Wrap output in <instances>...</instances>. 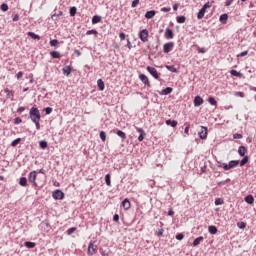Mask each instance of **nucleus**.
Returning a JSON list of instances; mask_svg holds the SVG:
<instances>
[{
    "label": "nucleus",
    "instance_id": "1",
    "mask_svg": "<svg viewBox=\"0 0 256 256\" xmlns=\"http://www.w3.org/2000/svg\"><path fill=\"white\" fill-rule=\"evenodd\" d=\"M30 119L33 122L41 121V112L38 108L32 107L29 112Z\"/></svg>",
    "mask_w": 256,
    "mask_h": 256
},
{
    "label": "nucleus",
    "instance_id": "2",
    "mask_svg": "<svg viewBox=\"0 0 256 256\" xmlns=\"http://www.w3.org/2000/svg\"><path fill=\"white\" fill-rule=\"evenodd\" d=\"M211 3L207 2L203 5V7L200 9V11L197 14L198 19H203L205 17V13H207V9H210Z\"/></svg>",
    "mask_w": 256,
    "mask_h": 256
},
{
    "label": "nucleus",
    "instance_id": "3",
    "mask_svg": "<svg viewBox=\"0 0 256 256\" xmlns=\"http://www.w3.org/2000/svg\"><path fill=\"white\" fill-rule=\"evenodd\" d=\"M139 39L143 43H147V41H149V31L147 29L141 30L139 32Z\"/></svg>",
    "mask_w": 256,
    "mask_h": 256
},
{
    "label": "nucleus",
    "instance_id": "4",
    "mask_svg": "<svg viewBox=\"0 0 256 256\" xmlns=\"http://www.w3.org/2000/svg\"><path fill=\"white\" fill-rule=\"evenodd\" d=\"M87 253L88 255H95L97 253V245H95V242L93 240L89 242Z\"/></svg>",
    "mask_w": 256,
    "mask_h": 256
},
{
    "label": "nucleus",
    "instance_id": "5",
    "mask_svg": "<svg viewBox=\"0 0 256 256\" xmlns=\"http://www.w3.org/2000/svg\"><path fill=\"white\" fill-rule=\"evenodd\" d=\"M175 47V42H168L163 45V51L164 53H171Z\"/></svg>",
    "mask_w": 256,
    "mask_h": 256
},
{
    "label": "nucleus",
    "instance_id": "6",
    "mask_svg": "<svg viewBox=\"0 0 256 256\" xmlns=\"http://www.w3.org/2000/svg\"><path fill=\"white\" fill-rule=\"evenodd\" d=\"M52 197L53 199H56V200L65 199V193H63V191L61 190H56L53 192Z\"/></svg>",
    "mask_w": 256,
    "mask_h": 256
},
{
    "label": "nucleus",
    "instance_id": "7",
    "mask_svg": "<svg viewBox=\"0 0 256 256\" xmlns=\"http://www.w3.org/2000/svg\"><path fill=\"white\" fill-rule=\"evenodd\" d=\"M147 71L154 77V79H159V73L155 67L148 66Z\"/></svg>",
    "mask_w": 256,
    "mask_h": 256
},
{
    "label": "nucleus",
    "instance_id": "8",
    "mask_svg": "<svg viewBox=\"0 0 256 256\" xmlns=\"http://www.w3.org/2000/svg\"><path fill=\"white\" fill-rule=\"evenodd\" d=\"M198 135L200 139H205L207 137V127L201 126L198 130Z\"/></svg>",
    "mask_w": 256,
    "mask_h": 256
},
{
    "label": "nucleus",
    "instance_id": "9",
    "mask_svg": "<svg viewBox=\"0 0 256 256\" xmlns=\"http://www.w3.org/2000/svg\"><path fill=\"white\" fill-rule=\"evenodd\" d=\"M164 37L165 39H173V37H175V34L173 33V30H171L170 28H166Z\"/></svg>",
    "mask_w": 256,
    "mask_h": 256
},
{
    "label": "nucleus",
    "instance_id": "10",
    "mask_svg": "<svg viewBox=\"0 0 256 256\" xmlns=\"http://www.w3.org/2000/svg\"><path fill=\"white\" fill-rule=\"evenodd\" d=\"M37 179V172L36 171H32L29 174V181L30 183H34V185H37V183L35 182Z\"/></svg>",
    "mask_w": 256,
    "mask_h": 256
},
{
    "label": "nucleus",
    "instance_id": "11",
    "mask_svg": "<svg viewBox=\"0 0 256 256\" xmlns=\"http://www.w3.org/2000/svg\"><path fill=\"white\" fill-rule=\"evenodd\" d=\"M203 98H201L200 96H196L194 98V105L195 107H201V105H203Z\"/></svg>",
    "mask_w": 256,
    "mask_h": 256
},
{
    "label": "nucleus",
    "instance_id": "12",
    "mask_svg": "<svg viewBox=\"0 0 256 256\" xmlns=\"http://www.w3.org/2000/svg\"><path fill=\"white\" fill-rule=\"evenodd\" d=\"M136 131H138V133H140L139 137H138V141H143V139H145V130H143V128H138L136 127Z\"/></svg>",
    "mask_w": 256,
    "mask_h": 256
},
{
    "label": "nucleus",
    "instance_id": "13",
    "mask_svg": "<svg viewBox=\"0 0 256 256\" xmlns=\"http://www.w3.org/2000/svg\"><path fill=\"white\" fill-rule=\"evenodd\" d=\"M204 240L205 238H203V236H199L193 241V247H197L198 245H201V243H203Z\"/></svg>",
    "mask_w": 256,
    "mask_h": 256
},
{
    "label": "nucleus",
    "instance_id": "14",
    "mask_svg": "<svg viewBox=\"0 0 256 256\" xmlns=\"http://www.w3.org/2000/svg\"><path fill=\"white\" fill-rule=\"evenodd\" d=\"M244 201L248 203V205H253V203H255V198L253 195H248L244 198Z\"/></svg>",
    "mask_w": 256,
    "mask_h": 256
},
{
    "label": "nucleus",
    "instance_id": "15",
    "mask_svg": "<svg viewBox=\"0 0 256 256\" xmlns=\"http://www.w3.org/2000/svg\"><path fill=\"white\" fill-rule=\"evenodd\" d=\"M122 207L127 211L128 209H131V202L129 201V199H124V201L122 202Z\"/></svg>",
    "mask_w": 256,
    "mask_h": 256
},
{
    "label": "nucleus",
    "instance_id": "16",
    "mask_svg": "<svg viewBox=\"0 0 256 256\" xmlns=\"http://www.w3.org/2000/svg\"><path fill=\"white\" fill-rule=\"evenodd\" d=\"M139 79L144 85H149V78L145 74H140Z\"/></svg>",
    "mask_w": 256,
    "mask_h": 256
},
{
    "label": "nucleus",
    "instance_id": "17",
    "mask_svg": "<svg viewBox=\"0 0 256 256\" xmlns=\"http://www.w3.org/2000/svg\"><path fill=\"white\" fill-rule=\"evenodd\" d=\"M238 153L240 157H245V153H247V148L245 146H240L238 148Z\"/></svg>",
    "mask_w": 256,
    "mask_h": 256
},
{
    "label": "nucleus",
    "instance_id": "18",
    "mask_svg": "<svg viewBox=\"0 0 256 256\" xmlns=\"http://www.w3.org/2000/svg\"><path fill=\"white\" fill-rule=\"evenodd\" d=\"M230 74L232 77H239V79L243 78V73L238 72L237 70H231Z\"/></svg>",
    "mask_w": 256,
    "mask_h": 256
},
{
    "label": "nucleus",
    "instance_id": "19",
    "mask_svg": "<svg viewBox=\"0 0 256 256\" xmlns=\"http://www.w3.org/2000/svg\"><path fill=\"white\" fill-rule=\"evenodd\" d=\"M63 75H66L67 77H69V75H71V66H65L63 69Z\"/></svg>",
    "mask_w": 256,
    "mask_h": 256
},
{
    "label": "nucleus",
    "instance_id": "20",
    "mask_svg": "<svg viewBox=\"0 0 256 256\" xmlns=\"http://www.w3.org/2000/svg\"><path fill=\"white\" fill-rule=\"evenodd\" d=\"M155 11L154 10H151V11H148V12H146V14H145V18L146 19H153V17L155 16Z\"/></svg>",
    "mask_w": 256,
    "mask_h": 256
},
{
    "label": "nucleus",
    "instance_id": "21",
    "mask_svg": "<svg viewBox=\"0 0 256 256\" xmlns=\"http://www.w3.org/2000/svg\"><path fill=\"white\" fill-rule=\"evenodd\" d=\"M178 122L176 120H166V125H170V127H177Z\"/></svg>",
    "mask_w": 256,
    "mask_h": 256
},
{
    "label": "nucleus",
    "instance_id": "22",
    "mask_svg": "<svg viewBox=\"0 0 256 256\" xmlns=\"http://www.w3.org/2000/svg\"><path fill=\"white\" fill-rule=\"evenodd\" d=\"M97 85H98L100 91H104L105 90V82H103L101 79H99L97 81Z\"/></svg>",
    "mask_w": 256,
    "mask_h": 256
},
{
    "label": "nucleus",
    "instance_id": "23",
    "mask_svg": "<svg viewBox=\"0 0 256 256\" xmlns=\"http://www.w3.org/2000/svg\"><path fill=\"white\" fill-rule=\"evenodd\" d=\"M97 23H101V16L95 15V16H93V18H92V24H93V25H97Z\"/></svg>",
    "mask_w": 256,
    "mask_h": 256
},
{
    "label": "nucleus",
    "instance_id": "24",
    "mask_svg": "<svg viewBox=\"0 0 256 256\" xmlns=\"http://www.w3.org/2000/svg\"><path fill=\"white\" fill-rule=\"evenodd\" d=\"M228 165H229L230 169H233V168L237 167V165H239V160H232L229 162Z\"/></svg>",
    "mask_w": 256,
    "mask_h": 256
},
{
    "label": "nucleus",
    "instance_id": "25",
    "mask_svg": "<svg viewBox=\"0 0 256 256\" xmlns=\"http://www.w3.org/2000/svg\"><path fill=\"white\" fill-rule=\"evenodd\" d=\"M171 93H173V88L171 87H167L164 90H162V95H169Z\"/></svg>",
    "mask_w": 256,
    "mask_h": 256
},
{
    "label": "nucleus",
    "instance_id": "26",
    "mask_svg": "<svg viewBox=\"0 0 256 256\" xmlns=\"http://www.w3.org/2000/svg\"><path fill=\"white\" fill-rule=\"evenodd\" d=\"M28 37H31L32 39H37L38 41L39 39H41V36L35 34V32H28Z\"/></svg>",
    "mask_w": 256,
    "mask_h": 256
},
{
    "label": "nucleus",
    "instance_id": "27",
    "mask_svg": "<svg viewBox=\"0 0 256 256\" xmlns=\"http://www.w3.org/2000/svg\"><path fill=\"white\" fill-rule=\"evenodd\" d=\"M19 185H21V187H27V178L26 177L20 178Z\"/></svg>",
    "mask_w": 256,
    "mask_h": 256
},
{
    "label": "nucleus",
    "instance_id": "28",
    "mask_svg": "<svg viewBox=\"0 0 256 256\" xmlns=\"http://www.w3.org/2000/svg\"><path fill=\"white\" fill-rule=\"evenodd\" d=\"M116 135H118V137H121V139H127V134H125V132L121 130H117Z\"/></svg>",
    "mask_w": 256,
    "mask_h": 256
},
{
    "label": "nucleus",
    "instance_id": "29",
    "mask_svg": "<svg viewBox=\"0 0 256 256\" xmlns=\"http://www.w3.org/2000/svg\"><path fill=\"white\" fill-rule=\"evenodd\" d=\"M105 183L108 187H111V175L110 174L105 175Z\"/></svg>",
    "mask_w": 256,
    "mask_h": 256
},
{
    "label": "nucleus",
    "instance_id": "30",
    "mask_svg": "<svg viewBox=\"0 0 256 256\" xmlns=\"http://www.w3.org/2000/svg\"><path fill=\"white\" fill-rule=\"evenodd\" d=\"M208 231L211 235H216L217 233V228L215 226H209Z\"/></svg>",
    "mask_w": 256,
    "mask_h": 256
},
{
    "label": "nucleus",
    "instance_id": "31",
    "mask_svg": "<svg viewBox=\"0 0 256 256\" xmlns=\"http://www.w3.org/2000/svg\"><path fill=\"white\" fill-rule=\"evenodd\" d=\"M50 55L53 59H59L61 57V54L58 51H52Z\"/></svg>",
    "mask_w": 256,
    "mask_h": 256
},
{
    "label": "nucleus",
    "instance_id": "32",
    "mask_svg": "<svg viewBox=\"0 0 256 256\" xmlns=\"http://www.w3.org/2000/svg\"><path fill=\"white\" fill-rule=\"evenodd\" d=\"M176 21L177 23H185V21H187V18L185 16H177Z\"/></svg>",
    "mask_w": 256,
    "mask_h": 256
},
{
    "label": "nucleus",
    "instance_id": "33",
    "mask_svg": "<svg viewBox=\"0 0 256 256\" xmlns=\"http://www.w3.org/2000/svg\"><path fill=\"white\" fill-rule=\"evenodd\" d=\"M25 247H27L28 249H33L35 248V242H25L24 243Z\"/></svg>",
    "mask_w": 256,
    "mask_h": 256
},
{
    "label": "nucleus",
    "instance_id": "34",
    "mask_svg": "<svg viewBox=\"0 0 256 256\" xmlns=\"http://www.w3.org/2000/svg\"><path fill=\"white\" fill-rule=\"evenodd\" d=\"M249 162V157L245 156L241 162H240V167H243L244 165H247V163Z\"/></svg>",
    "mask_w": 256,
    "mask_h": 256
},
{
    "label": "nucleus",
    "instance_id": "35",
    "mask_svg": "<svg viewBox=\"0 0 256 256\" xmlns=\"http://www.w3.org/2000/svg\"><path fill=\"white\" fill-rule=\"evenodd\" d=\"M69 13H70V17H75V15H77V8L71 7Z\"/></svg>",
    "mask_w": 256,
    "mask_h": 256
},
{
    "label": "nucleus",
    "instance_id": "36",
    "mask_svg": "<svg viewBox=\"0 0 256 256\" xmlns=\"http://www.w3.org/2000/svg\"><path fill=\"white\" fill-rule=\"evenodd\" d=\"M227 19H229V16L227 14H222L220 16V22L221 23H225L227 21Z\"/></svg>",
    "mask_w": 256,
    "mask_h": 256
},
{
    "label": "nucleus",
    "instance_id": "37",
    "mask_svg": "<svg viewBox=\"0 0 256 256\" xmlns=\"http://www.w3.org/2000/svg\"><path fill=\"white\" fill-rule=\"evenodd\" d=\"M100 139L101 141H103V143H105V141L107 140V135L105 134V131L100 132Z\"/></svg>",
    "mask_w": 256,
    "mask_h": 256
},
{
    "label": "nucleus",
    "instance_id": "38",
    "mask_svg": "<svg viewBox=\"0 0 256 256\" xmlns=\"http://www.w3.org/2000/svg\"><path fill=\"white\" fill-rule=\"evenodd\" d=\"M208 103H210V105L216 106L217 105V100H215V98H213V97H209L208 98Z\"/></svg>",
    "mask_w": 256,
    "mask_h": 256
},
{
    "label": "nucleus",
    "instance_id": "39",
    "mask_svg": "<svg viewBox=\"0 0 256 256\" xmlns=\"http://www.w3.org/2000/svg\"><path fill=\"white\" fill-rule=\"evenodd\" d=\"M19 143H21V138H17L14 141H12L11 146L17 147V145H19Z\"/></svg>",
    "mask_w": 256,
    "mask_h": 256
},
{
    "label": "nucleus",
    "instance_id": "40",
    "mask_svg": "<svg viewBox=\"0 0 256 256\" xmlns=\"http://www.w3.org/2000/svg\"><path fill=\"white\" fill-rule=\"evenodd\" d=\"M39 145L41 149H47L48 147L47 141H43V140L39 142Z\"/></svg>",
    "mask_w": 256,
    "mask_h": 256
},
{
    "label": "nucleus",
    "instance_id": "41",
    "mask_svg": "<svg viewBox=\"0 0 256 256\" xmlns=\"http://www.w3.org/2000/svg\"><path fill=\"white\" fill-rule=\"evenodd\" d=\"M237 227H239V229H245L247 227V224H245V222H238Z\"/></svg>",
    "mask_w": 256,
    "mask_h": 256
},
{
    "label": "nucleus",
    "instance_id": "42",
    "mask_svg": "<svg viewBox=\"0 0 256 256\" xmlns=\"http://www.w3.org/2000/svg\"><path fill=\"white\" fill-rule=\"evenodd\" d=\"M166 69L172 73H177V68H175V66H166Z\"/></svg>",
    "mask_w": 256,
    "mask_h": 256
},
{
    "label": "nucleus",
    "instance_id": "43",
    "mask_svg": "<svg viewBox=\"0 0 256 256\" xmlns=\"http://www.w3.org/2000/svg\"><path fill=\"white\" fill-rule=\"evenodd\" d=\"M76 231H77V228L72 227L67 230V235H73V233H75Z\"/></svg>",
    "mask_w": 256,
    "mask_h": 256
},
{
    "label": "nucleus",
    "instance_id": "44",
    "mask_svg": "<svg viewBox=\"0 0 256 256\" xmlns=\"http://www.w3.org/2000/svg\"><path fill=\"white\" fill-rule=\"evenodd\" d=\"M223 203H225V201H223V199H221V198L215 199V205H223Z\"/></svg>",
    "mask_w": 256,
    "mask_h": 256
},
{
    "label": "nucleus",
    "instance_id": "45",
    "mask_svg": "<svg viewBox=\"0 0 256 256\" xmlns=\"http://www.w3.org/2000/svg\"><path fill=\"white\" fill-rule=\"evenodd\" d=\"M0 9H1V11H9V6L7 4L3 3L0 6Z\"/></svg>",
    "mask_w": 256,
    "mask_h": 256
},
{
    "label": "nucleus",
    "instance_id": "46",
    "mask_svg": "<svg viewBox=\"0 0 256 256\" xmlns=\"http://www.w3.org/2000/svg\"><path fill=\"white\" fill-rule=\"evenodd\" d=\"M50 45H51V47H56V45H59V40H57V39L51 40Z\"/></svg>",
    "mask_w": 256,
    "mask_h": 256
},
{
    "label": "nucleus",
    "instance_id": "47",
    "mask_svg": "<svg viewBox=\"0 0 256 256\" xmlns=\"http://www.w3.org/2000/svg\"><path fill=\"white\" fill-rule=\"evenodd\" d=\"M176 239H177V241H183V239H185V235H183V234H177V235H176Z\"/></svg>",
    "mask_w": 256,
    "mask_h": 256
},
{
    "label": "nucleus",
    "instance_id": "48",
    "mask_svg": "<svg viewBox=\"0 0 256 256\" xmlns=\"http://www.w3.org/2000/svg\"><path fill=\"white\" fill-rule=\"evenodd\" d=\"M97 30H88L87 32H86V35H97Z\"/></svg>",
    "mask_w": 256,
    "mask_h": 256
},
{
    "label": "nucleus",
    "instance_id": "49",
    "mask_svg": "<svg viewBox=\"0 0 256 256\" xmlns=\"http://www.w3.org/2000/svg\"><path fill=\"white\" fill-rule=\"evenodd\" d=\"M246 55H249V51H244V52H241L240 54L237 55V57H245Z\"/></svg>",
    "mask_w": 256,
    "mask_h": 256
},
{
    "label": "nucleus",
    "instance_id": "50",
    "mask_svg": "<svg viewBox=\"0 0 256 256\" xmlns=\"http://www.w3.org/2000/svg\"><path fill=\"white\" fill-rule=\"evenodd\" d=\"M45 111H46V115H51V113H53V108L47 107L45 108Z\"/></svg>",
    "mask_w": 256,
    "mask_h": 256
},
{
    "label": "nucleus",
    "instance_id": "51",
    "mask_svg": "<svg viewBox=\"0 0 256 256\" xmlns=\"http://www.w3.org/2000/svg\"><path fill=\"white\" fill-rule=\"evenodd\" d=\"M22 122H23V120L20 117H17L14 119L15 125H19V123H22Z\"/></svg>",
    "mask_w": 256,
    "mask_h": 256
},
{
    "label": "nucleus",
    "instance_id": "52",
    "mask_svg": "<svg viewBox=\"0 0 256 256\" xmlns=\"http://www.w3.org/2000/svg\"><path fill=\"white\" fill-rule=\"evenodd\" d=\"M234 139H243V135L236 133L233 135Z\"/></svg>",
    "mask_w": 256,
    "mask_h": 256
},
{
    "label": "nucleus",
    "instance_id": "53",
    "mask_svg": "<svg viewBox=\"0 0 256 256\" xmlns=\"http://www.w3.org/2000/svg\"><path fill=\"white\" fill-rule=\"evenodd\" d=\"M125 37H126L125 33L121 32L119 34L120 41H125Z\"/></svg>",
    "mask_w": 256,
    "mask_h": 256
},
{
    "label": "nucleus",
    "instance_id": "54",
    "mask_svg": "<svg viewBox=\"0 0 256 256\" xmlns=\"http://www.w3.org/2000/svg\"><path fill=\"white\" fill-rule=\"evenodd\" d=\"M164 231H165V230H163V228L159 229L158 232H157V236H158V237H162Z\"/></svg>",
    "mask_w": 256,
    "mask_h": 256
},
{
    "label": "nucleus",
    "instance_id": "55",
    "mask_svg": "<svg viewBox=\"0 0 256 256\" xmlns=\"http://www.w3.org/2000/svg\"><path fill=\"white\" fill-rule=\"evenodd\" d=\"M139 5V0H133V2H132V7L133 8H135V7H137Z\"/></svg>",
    "mask_w": 256,
    "mask_h": 256
},
{
    "label": "nucleus",
    "instance_id": "56",
    "mask_svg": "<svg viewBox=\"0 0 256 256\" xmlns=\"http://www.w3.org/2000/svg\"><path fill=\"white\" fill-rule=\"evenodd\" d=\"M223 169L224 171H229L231 167L229 166V164H223Z\"/></svg>",
    "mask_w": 256,
    "mask_h": 256
},
{
    "label": "nucleus",
    "instance_id": "57",
    "mask_svg": "<svg viewBox=\"0 0 256 256\" xmlns=\"http://www.w3.org/2000/svg\"><path fill=\"white\" fill-rule=\"evenodd\" d=\"M161 11H163V13H169V11H171V8L163 7L161 8Z\"/></svg>",
    "mask_w": 256,
    "mask_h": 256
},
{
    "label": "nucleus",
    "instance_id": "58",
    "mask_svg": "<svg viewBox=\"0 0 256 256\" xmlns=\"http://www.w3.org/2000/svg\"><path fill=\"white\" fill-rule=\"evenodd\" d=\"M36 125V129L40 130L41 129V124L39 123V120H36V122H34Z\"/></svg>",
    "mask_w": 256,
    "mask_h": 256
},
{
    "label": "nucleus",
    "instance_id": "59",
    "mask_svg": "<svg viewBox=\"0 0 256 256\" xmlns=\"http://www.w3.org/2000/svg\"><path fill=\"white\" fill-rule=\"evenodd\" d=\"M127 47L128 49H133V45L131 44V40H127Z\"/></svg>",
    "mask_w": 256,
    "mask_h": 256
},
{
    "label": "nucleus",
    "instance_id": "60",
    "mask_svg": "<svg viewBox=\"0 0 256 256\" xmlns=\"http://www.w3.org/2000/svg\"><path fill=\"white\" fill-rule=\"evenodd\" d=\"M16 77H17V79H21V77H23V72H18L17 74H16Z\"/></svg>",
    "mask_w": 256,
    "mask_h": 256
},
{
    "label": "nucleus",
    "instance_id": "61",
    "mask_svg": "<svg viewBox=\"0 0 256 256\" xmlns=\"http://www.w3.org/2000/svg\"><path fill=\"white\" fill-rule=\"evenodd\" d=\"M13 21H14V22L19 21V14H15V15H14Z\"/></svg>",
    "mask_w": 256,
    "mask_h": 256
},
{
    "label": "nucleus",
    "instance_id": "62",
    "mask_svg": "<svg viewBox=\"0 0 256 256\" xmlns=\"http://www.w3.org/2000/svg\"><path fill=\"white\" fill-rule=\"evenodd\" d=\"M206 51L205 48H198V53H206Z\"/></svg>",
    "mask_w": 256,
    "mask_h": 256
},
{
    "label": "nucleus",
    "instance_id": "63",
    "mask_svg": "<svg viewBox=\"0 0 256 256\" xmlns=\"http://www.w3.org/2000/svg\"><path fill=\"white\" fill-rule=\"evenodd\" d=\"M233 3V0H226L225 4L226 7H229V5H231Z\"/></svg>",
    "mask_w": 256,
    "mask_h": 256
},
{
    "label": "nucleus",
    "instance_id": "64",
    "mask_svg": "<svg viewBox=\"0 0 256 256\" xmlns=\"http://www.w3.org/2000/svg\"><path fill=\"white\" fill-rule=\"evenodd\" d=\"M113 221H119V215L118 214H115L114 216H113Z\"/></svg>",
    "mask_w": 256,
    "mask_h": 256
}]
</instances>
